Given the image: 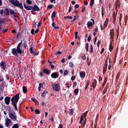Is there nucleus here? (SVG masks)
<instances>
[{
    "label": "nucleus",
    "mask_w": 128,
    "mask_h": 128,
    "mask_svg": "<svg viewBox=\"0 0 128 128\" xmlns=\"http://www.w3.org/2000/svg\"><path fill=\"white\" fill-rule=\"evenodd\" d=\"M22 40H21V42L18 44L16 48H13L12 49L11 52L13 56H18V54H22V50L20 49V46H22Z\"/></svg>",
    "instance_id": "1"
},
{
    "label": "nucleus",
    "mask_w": 128,
    "mask_h": 128,
    "mask_svg": "<svg viewBox=\"0 0 128 128\" xmlns=\"http://www.w3.org/2000/svg\"><path fill=\"white\" fill-rule=\"evenodd\" d=\"M20 100V94H17L11 98L12 104L15 110H18V102Z\"/></svg>",
    "instance_id": "2"
},
{
    "label": "nucleus",
    "mask_w": 128,
    "mask_h": 128,
    "mask_svg": "<svg viewBox=\"0 0 128 128\" xmlns=\"http://www.w3.org/2000/svg\"><path fill=\"white\" fill-rule=\"evenodd\" d=\"M12 4H14L15 6H17L20 8L21 10L24 8V6H22V4L20 3V2L18 0H8Z\"/></svg>",
    "instance_id": "3"
},
{
    "label": "nucleus",
    "mask_w": 128,
    "mask_h": 128,
    "mask_svg": "<svg viewBox=\"0 0 128 128\" xmlns=\"http://www.w3.org/2000/svg\"><path fill=\"white\" fill-rule=\"evenodd\" d=\"M15 114L16 112L14 111H13V114L10 112H8L9 118L12 120H13V122H16V118H18L16 114Z\"/></svg>",
    "instance_id": "4"
},
{
    "label": "nucleus",
    "mask_w": 128,
    "mask_h": 128,
    "mask_svg": "<svg viewBox=\"0 0 128 128\" xmlns=\"http://www.w3.org/2000/svg\"><path fill=\"white\" fill-rule=\"evenodd\" d=\"M52 88L55 92H60V84H52Z\"/></svg>",
    "instance_id": "5"
},
{
    "label": "nucleus",
    "mask_w": 128,
    "mask_h": 128,
    "mask_svg": "<svg viewBox=\"0 0 128 128\" xmlns=\"http://www.w3.org/2000/svg\"><path fill=\"white\" fill-rule=\"evenodd\" d=\"M108 18H106L104 22V23L103 27L102 26V25H100L101 30H104V28L108 26Z\"/></svg>",
    "instance_id": "6"
},
{
    "label": "nucleus",
    "mask_w": 128,
    "mask_h": 128,
    "mask_svg": "<svg viewBox=\"0 0 128 128\" xmlns=\"http://www.w3.org/2000/svg\"><path fill=\"white\" fill-rule=\"evenodd\" d=\"M110 38L112 40H114V28H112L110 33Z\"/></svg>",
    "instance_id": "7"
},
{
    "label": "nucleus",
    "mask_w": 128,
    "mask_h": 128,
    "mask_svg": "<svg viewBox=\"0 0 128 128\" xmlns=\"http://www.w3.org/2000/svg\"><path fill=\"white\" fill-rule=\"evenodd\" d=\"M4 102L5 104H7V106H8L10 102V97L6 96L4 98Z\"/></svg>",
    "instance_id": "8"
},
{
    "label": "nucleus",
    "mask_w": 128,
    "mask_h": 128,
    "mask_svg": "<svg viewBox=\"0 0 128 128\" xmlns=\"http://www.w3.org/2000/svg\"><path fill=\"white\" fill-rule=\"evenodd\" d=\"M122 4V2H120V0H117L115 3L114 4L116 6V8H118H118H120V4Z\"/></svg>",
    "instance_id": "9"
},
{
    "label": "nucleus",
    "mask_w": 128,
    "mask_h": 128,
    "mask_svg": "<svg viewBox=\"0 0 128 128\" xmlns=\"http://www.w3.org/2000/svg\"><path fill=\"white\" fill-rule=\"evenodd\" d=\"M58 73L57 72H54L51 74V78H58Z\"/></svg>",
    "instance_id": "10"
},
{
    "label": "nucleus",
    "mask_w": 128,
    "mask_h": 128,
    "mask_svg": "<svg viewBox=\"0 0 128 128\" xmlns=\"http://www.w3.org/2000/svg\"><path fill=\"white\" fill-rule=\"evenodd\" d=\"M42 72L44 74H47V76H50V70L48 69H46V68H43Z\"/></svg>",
    "instance_id": "11"
},
{
    "label": "nucleus",
    "mask_w": 128,
    "mask_h": 128,
    "mask_svg": "<svg viewBox=\"0 0 128 128\" xmlns=\"http://www.w3.org/2000/svg\"><path fill=\"white\" fill-rule=\"evenodd\" d=\"M24 8L26 10H32V6H30V5H28V6H26V3H24Z\"/></svg>",
    "instance_id": "12"
},
{
    "label": "nucleus",
    "mask_w": 128,
    "mask_h": 128,
    "mask_svg": "<svg viewBox=\"0 0 128 128\" xmlns=\"http://www.w3.org/2000/svg\"><path fill=\"white\" fill-rule=\"evenodd\" d=\"M0 66L4 70L6 68V66L4 64V62L2 61L0 63Z\"/></svg>",
    "instance_id": "13"
},
{
    "label": "nucleus",
    "mask_w": 128,
    "mask_h": 128,
    "mask_svg": "<svg viewBox=\"0 0 128 128\" xmlns=\"http://www.w3.org/2000/svg\"><path fill=\"white\" fill-rule=\"evenodd\" d=\"M32 10L40 12V8L36 5H34V6H32Z\"/></svg>",
    "instance_id": "14"
},
{
    "label": "nucleus",
    "mask_w": 128,
    "mask_h": 128,
    "mask_svg": "<svg viewBox=\"0 0 128 128\" xmlns=\"http://www.w3.org/2000/svg\"><path fill=\"white\" fill-rule=\"evenodd\" d=\"M32 47H30V54H33L34 56H38V54H40V52H38L36 53H35L34 51H32Z\"/></svg>",
    "instance_id": "15"
},
{
    "label": "nucleus",
    "mask_w": 128,
    "mask_h": 128,
    "mask_svg": "<svg viewBox=\"0 0 128 128\" xmlns=\"http://www.w3.org/2000/svg\"><path fill=\"white\" fill-rule=\"evenodd\" d=\"M4 18H2L0 20V32H2V24H4Z\"/></svg>",
    "instance_id": "16"
},
{
    "label": "nucleus",
    "mask_w": 128,
    "mask_h": 128,
    "mask_svg": "<svg viewBox=\"0 0 128 128\" xmlns=\"http://www.w3.org/2000/svg\"><path fill=\"white\" fill-rule=\"evenodd\" d=\"M10 122H12V120L8 118L6 120V126L8 128V126H10Z\"/></svg>",
    "instance_id": "17"
},
{
    "label": "nucleus",
    "mask_w": 128,
    "mask_h": 128,
    "mask_svg": "<svg viewBox=\"0 0 128 128\" xmlns=\"http://www.w3.org/2000/svg\"><path fill=\"white\" fill-rule=\"evenodd\" d=\"M80 76L81 78H84V77L86 76V72H80Z\"/></svg>",
    "instance_id": "18"
},
{
    "label": "nucleus",
    "mask_w": 128,
    "mask_h": 128,
    "mask_svg": "<svg viewBox=\"0 0 128 128\" xmlns=\"http://www.w3.org/2000/svg\"><path fill=\"white\" fill-rule=\"evenodd\" d=\"M88 28H92V22L89 21L87 22Z\"/></svg>",
    "instance_id": "19"
},
{
    "label": "nucleus",
    "mask_w": 128,
    "mask_h": 128,
    "mask_svg": "<svg viewBox=\"0 0 128 128\" xmlns=\"http://www.w3.org/2000/svg\"><path fill=\"white\" fill-rule=\"evenodd\" d=\"M4 12L6 16H10V10L8 8H6L4 10Z\"/></svg>",
    "instance_id": "20"
},
{
    "label": "nucleus",
    "mask_w": 128,
    "mask_h": 128,
    "mask_svg": "<svg viewBox=\"0 0 128 128\" xmlns=\"http://www.w3.org/2000/svg\"><path fill=\"white\" fill-rule=\"evenodd\" d=\"M86 119H85L83 122V123H82L81 124V128H84V126H86Z\"/></svg>",
    "instance_id": "21"
},
{
    "label": "nucleus",
    "mask_w": 128,
    "mask_h": 128,
    "mask_svg": "<svg viewBox=\"0 0 128 128\" xmlns=\"http://www.w3.org/2000/svg\"><path fill=\"white\" fill-rule=\"evenodd\" d=\"M114 50V46H112V43L111 42L109 46V50L110 52H112Z\"/></svg>",
    "instance_id": "22"
},
{
    "label": "nucleus",
    "mask_w": 128,
    "mask_h": 128,
    "mask_svg": "<svg viewBox=\"0 0 128 128\" xmlns=\"http://www.w3.org/2000/svg\"><path fill=\"white\" fill-rule=\"evenodd\" d=\"M56 12H53L51 16L52 19V18H56Z\"/></svg>",
    "instance_id": "23"
},
{
    "label": "nucleus",
    "mask_w": 128,
    "mask_h": 128,
    "mask_svg": "<svg viewBox=\"0 0 128 128\" xmlns=\"http://www.w3.org/2000/svg\"><path fill=\"white\" fill-rule=\"evenodd\" d=\"M22 90L24 94H26V92H28V88L24 86L22 87Z\"/></svg>",
    "instance_id": "24"
},
{
    "label": "nucleus",
    "mask_w": 128,
    "mask_h": 128,
    "mask_svg": "<svg viewBox=\"0 0 128 128\" xmlns=\"http://www.w3.org/2000/svg\"><path fill=\"white\" fill-rule=\"evenodd\" d=\"M46 94H48V91H44L41 94V96H46Z\"/></svg>",
    "instance_id": "25"
},
{
    "label": "nucleus",
    "mask_w": 128,
    "mask_h": 128,
    "mask_svg": "<svg viewBox=\"0 0 128 128\" xmlns=\"http://www.w3.org/2000/svg\"><path fill=\"white\" fill-rule=\"evenodd\" d=\"M88 112L86 111V112L82 116H83V118H86V116H88Z\"/></svg>",
    "instance_id": "26"
},
{
    "label": "nucleus",
    "mask_w": 128,
    "mask_h": 128,
    "mask_svg": "<svg viewBox=\"0 0 128 128\" xmlns=\"http://www.w3.org/2000/svg\"><path fill=\"white\" fill-rule=\"evenodd\" d=\"M69 66L72 68H74V62H69Z\"/></svg>",
    "instance_id": "27"
},
{
    "label": "nucleus",
    "mask_w": 128,
    "mask_h": 128,
    "mask_svg": "<svg viewBox=\"0 0 128 128\" xmlns=\"http://www.w3.org/2000/svg\"><path fill=\"white\" fill-rule=\"evenodd\" d=\"M104 68H105V70H106V68H108V61H105V64H104Z\"/></svg>",
    "instance_id": "28"
},
{
    "label": "nucleus",
    "mask_w": 128,
    "mask_h": 128,
    "mask_svg": "<svg viewBox=\"0 0 128 128\" xmlns=\"http://www.w3.org/2000/svg\"><path fill=\"white\" fill-rule=\"evenodd\" d=\"M94 0H90V6L92 8V6H94Z\"/></svg>",
    "instance_id": "29"
},
{
    "label": "nucleus",
    "mask_w": 128,
    "mask_h": 128,
    "mask_svg": "<svg viewBox=\"0 0 128 128\" xmlns=\"http://www.w3.org/2000/svg\"><path fill=\"white\" fill-rule=\"evenodd\" d=\"M23 45L24 46V48H26V46H28V42L25 40L23 43Z\"/></svg>",
    "instance_id": "30"
},
{
    "label": "nucleus",
    "mask_w": 128,
    "mask_h": 128,
    "mask_svg": "<svg viewBox=\"0 0 128 128\" xmlns=\"http://www.w3.org/2000/svg\"><path fill=\"white\" fill-rule=\"evenodd\" d=\"M74 94H76V96L78 94V88H76L74 90Z\"/></svg>",
    "instance_id": "31"
},
{
    "label": "nucleus",
    "mask_w": 128,
    "mask_h": 128,
    "mask_svg": "<svg viewBox=\"0 0 128 128\" xmlns=\"http://www.w3.org/2000/svg\"><path fill=\"white\" fill-rule=\"evenodd\" d=\"M10 14H12V16H14V14H16V13L14 12V10L10 9Z\"/></svg>",
    "instance_id": "32"
},
{
    "label": "nucleus",
    "mask_w": 128,
    "mask_h": 128,
    "mask_svg": "<svg viewBox=\"0 0 128 128\" xmlns=\"http://www.w3.org/2000/svg\"><path fill=\"white\" fill-rule=\"evenodd\" d=\"M85 48L86 50V52H88V43H86V44Z\"/></svg>",
    "instance_id": "33"
},
{
    "label": "nucleus",
    "mask_w": 128,
    "mask_h": 128,
    "mask_svg": "<svg viewBox=\"0 0 128 128\" xmlns=\"http://www.w3.org/2000/svg\"><path fill=\"white\" fill-rule=\"evenodd\" d=\"M64 20H66V18H69L70 20H72V17L70 16H64Z\"/></svg>",
    "instance_id": "34"
},
{
    "label": "nucleus",
    "mask_w": 128,
    "mask_h": 128,
    "mask_svg": "<svg viewBox=\"0 0 128 128\" xmlns=\"http://www.w3.org/2000/svg\"><path fill=\"white\" fill-rule=\"evenodd\" d=\"M35 112L36 114H40V112L38 109H36Z\"/></svg>",
    "instance_id": "35"
},
{
    "label": "nucleus",
    "mask_w": 128,
    "mask_h": 128,
    "mask_svg": "<svg viewBox=\"0 0 128 128\" xmlns=\"http://www.w3.org/2000/svg\"><path fill=\"white\" fill-rule=\"evenodd\" d=\"M122 14H120V17H119V22H122Z\"/></svg>",
    "instance_id": "36"
},
{
    "label": "nucleus",
    "mask_w": 128,
    "mask_h": 128,
    "mask_svg": "<svg viewBox=\"0 0 128 128\" xmlns=\"http://www.w3.org/2000/svg\"><path fill=\"white\" fill-rule=\"evenodd\" d=\"M38 75L39 76H40V78H42V76H44V74L42 72H39Z\"/></svg>",
    "instance_id": "37"
},
{
    "label": "nucleus",
    "mask_w": 128,
    "mask_h": 128,
    "mask_svg": "<svg viewBox=\"0 0 128 128\" xmlns=\"http://www.w3.org/2000/svg\"><path fill=\"white\" fill-rule=\"evenodd\" d=\"M68 70H65L64 73V76H68Z\"/></svg>",
    "instance_id": "38"
},
{
    "label": "nucleus",
    "mask_w": 128,
    "mask_h": 128,
    "mask_svg": "<svg viewBox=\"0 0 128 128\" xmlns=\"http://www.w3.org/2000/svg\"><path fill=\"white\" fill-rule=\"evenodd\" d=\"M108 88L107 87H105L104 89V90L102 92V94H106V89Z\"/></svg>",
    "instance_id": "39"
},
{
    "label": "nucleus",
    "mask_w": 128,
    "mask_h": 128,
    "mask_svg": "<svg viewBox=\"0 0 128 128\" xmlns=\"http://www.w3.org/2000/svg\"><path fill=\"white\" fill-rule=\"evenodd\" d=\"M84 118H84V116H80V121L81 122H84Z\"/></svg>",
    "instance_id": "40"
},
{
    "label": "nucleus",
    "mask_w": 128,
    "mask_h": 128,
    "mask_svg": "<svg viewBox=\"0 0 128 128\" xmlns=\"http://www.w3.org/2000/svg\"><path fill=\"white\" fill-rule=\"evenodd\" d=\"M70 116H72L74 114V110H72V109L70 110Z\"/></svg>",
    "instance_id": "41"
},
{
    "label": "nucleus",
    "mask_w": 128,
    "mask_h": 128,
    "mask_svg": "<svg viewBox=\"0 0 128 128\" xmlns=\"http://www.w3.org/2000/svg\"><path fill=\"white\" fill-rule=\"evenodd\" d=\"M12 128H18V124H14Z\"/></svg>",
    "instance_id": "42"
},
{
    "label": "nucleus",
    "mask_w": 128,
    "mask_h": 128,
    "mask_svg": "<svg viewBox=\"0 0 128 128\" xmlns=\"http://www.w3.org/2000/svg\"><path fill=\"white\" fill-rule=\"evenodd\" d=\"M26 2L28 4H32V1L30 0H26Z\"/></svg>",
    "instance_id": "43"
},
{
    "label": "nucleus",
    "mask_w": 128,
    "mask_h": 128,
    "mask_svg": "<svg viewBox=\"0 0 128 128\" xmlns=\"http://www.w3.org/2000/svg\"><path fill=\"white\" fill-rule=\"evenodd\" d=\"M90 86V80H87L86 83V86L88 87Z\"/></svg>",
    "instance_id": "44"
},
{
    "label": "nucleus",
    "mask_w": 128,
    "mask_h": 128,
    "mask_svg": "<svg viewBox=\"0 0 128 128\" xmlns=\"http://www.w3.org/2000/svg\"><path fill=\"white\" fill-rule=\"evenodd\" d=\"M4 10L2 9H0V14H1V16H4Z\"/></svg>",
    "instance_id": "45"
},
{
    "label": "nucleus",
    "mask_w": 128,
    "mask_h": 128,
    "mask_svg": "<svg viewBox=\"0 0 128 128\" xmlns=\"http://www.w3.org/2000/svg\"><path fill=\"white\" fill-rule=\"evenodd\" d=\"M30 32H31V34H32V36H34V32H35L34 29L31 30Z\"/></svg>",
    "instance_id": "46"
},
{
    "label": "nucleus",
    "mask_w": 128,
    "mask_h": 128,
    "mask_svg": "<svg viewBox=\"0 0 128 128\" xmlns=\"http://www.w3.org/2000/svg\"><path fill=\"white\" fill-rule=\"evenodd\" d=\"M84 10H86V7L83 6L82 9V12H84Z\"/></svg>",
    "instance_id": "47"
},
{
    "label": "nucleus",
    "mask_w": 128,
    "mask_h": 128,
    "mask_svg": "<svg viewBox=\"0 0 128 128\" xmlns=\"http://www.w3.org/2000/svg\"><path fill=\"white\" fill-rule=\"evenodd\" d=\"M44 82L43 83H40L39 86H40V88H42V86H44Z\"/></svg>",
    "instance_id": "48"
},
{
    "label": "nucleus",
    "mask_w": 128,
    "mask_h": 128,
    "mask_svg": "<svg viewBox=\"0 0 128 128\" xmlns=\"http://www.w3.org/2000/svg\"><path fill=\"white\" fill-rule=\"evenodd\" d=\"M53 6H52V4L48 5V8H49L50 10L51 8H52Z\"/></svg>",
    "instance_id": "49"
},
{
    "label": "nucleus",
    "mask_w": 128,
    "mask_h": 128,
    "mask_svg": "<svg viewBox=\"0 0 128 128\" xmlns=\"http://www.w3.org/2000/svg\"><path fill=\"white\" fill-rule=\"evenodd\" d=\"M102 80V76H98V82H100V81Z\"/></svg>",
    "instance_id": "50"
},
{
    "label": "nucleus",
    "mask_w": 128,
    "mask_h": 128,
    "mask_svg": "<svg viewBox=\"0 0 128 128\" xmlns=\"http://www.w3.org/2000/svg\"><path fill=\"white\" fill-rule=\"evenodd\" d=\"M40 26H42V22H38V28H40Z\"/></svg>",
    "instance_id": "51"
},
{
    "label": "nucleus",
    "mask_w": 128,
    "mask_h": 128,
    "mask_svg": "<svg viewBox=\"0 0 128 128\" xmlns=\"http://www.w3.org/2000/svg\"><path fill=\"white\" fill-rule=\"evenodd\" d=\"M94 32L93 34L94 36H96V28H95L94 29Z\"/></svg>",
    "instance_id": "52"
},
{
    "label": "nucleus",
    "mask_w": 128,
    "mask_h": 128,
    "mask_svg": "<svg viewBox=\"0 0 128 128\" xmlns=\"http://www.w3.org/2000/svg\"><path fill=\"white\" fill-rule=\"evenodd\" d=\"M55 54H62V52L60 51H58V52H56L55 53Z\"/></svg>",
    "instance_id": "53"
},
{
    "label": "nucleus",
    "mask_w": 128,
    "mask_h": 128,
    "mask_svg": "<svg viewBox=\"0 0 128 128\" xmlns=\"http://www.w3.org/2000/svg\"><path fill=\"white\" fill-rule=\"evenodd\" d=\"M90 40H92V36H89L88 38V41L90 42Z\"/></svg>",
    "instance_id": "54"
},
{
    "label": "nucleus",
    "mask_w": 128,
    "mask_h": 128,
    "mask_svg": "<svg viewBox=\"0 0 128 128\" xmlns=\"http://www.w3.org/2000/svg\"><path fill=\"white\" fill-rule=\"evenodd\" d=\"M96 36H95L94 39V44L96 45Z\"/></svg>",
    "instance_id": "55"
},
{
    "label": "nucleus",
    "mask_w": 128,
    "mask_h": 128,
    "mask_svg": "<svg viewBox=\"0 0 128 128\" xmlns=\"http://www.w3.org/2000/svg\"><path fill=\"white\" fill-rule=\"evenodd\" d=\"M90 54H92V52L93 50H94V49H93V48H92V45H91L90 46Z\"/></svg>",
    "instance_id": "56"
},
{
    "label": "nucleus",
    "mask_w": 128,
    "mask_h": 128,
    "mask_svg": "<svg viewBox=\"0 0 128 128\" xmlns=\"http://www.w3.org/2000/svg\"><path fill=\"white\" fill-rule=\"evenodd\" d=\"M75 78H76V76H74L71 77V80H74Z\"/></svg>",
    "instance_id": "57"
},
{
    "label": "nucleus",
    "mask_w": 128,
    "mask_h": 128,
    "mask_svg": "<svg viewBox=\"0 0 128 128\" xmlns=\"http://www.w3.org/2000/svg\"><path fill=\"white\" fill-rule=\"evenodd\" d=\"M74 8H80V6L78 4H76L74 6Z\"/></svg>",
    "instance_id": "58"
},
{
    "label": "nucleus",
    "mask_w": 128,
    "mask_h": 128,
    "mask_svg": "<svg viewBox=\"0 0 128 128\" xmlns=\"http://www.w3.org/2000/svg\"><path fill=\"white\" fill-rule=\"evenodd\" d=\"M84 6H88V1H86V0H85L84 1Z\"/></svg>",
    "instance_id": "59"
},
{
    "label": "nucleus",
    "mask_w": 128,
    "mask_h": 128,
    "mask_svg": "<svg viewBox=\"0 0 128 128\" xmlns=\"http://www.w3.org/2000/svg\"><path fill=\"white\" fill-rule=\"evenodd\" d=\"M76 82H74L73 83V88H76Z\"/></svg>",
    "instance_id": "60"
},
{
    "label": "nucleus",
    "mask_w": 128,
    "mask_h": 128,
    "mask_svg": "<svg viewBox=\"0 0 128 128\" xmlns=\"http://www.w3.org/2000/svg\"><path fill=\"white\" fill-rule=\"evenodd\" d=\"M31 100H32V102H36L37 100L36 98H32L31 99Z\"/></svg>",
    "instance_id": "61"
},
{
    "label": "nucleus",
    "mask_w": 128,
    "mask_h": 128,
    "mask_svg": "<svg viewBox=\"0 0 128 128\" xmlns=\"http://www.w3.org/2000/svg\"><path fill=\"white\" fill-rule=\"evenodd\" d=\"M64 128V126L62 125V124H60L58 126V128Z\"/></svg>",
    "instance_id": "62"
},
{
    "label": "nucleus",
    "mask_w": 128,
    "mask_h": 128,
    "mask_svg": "<svg viewBox=\"0 0 128 128\" xmlns=\"http://www.w3.org/2000/svg\"><path fill=\"white\" fill-rule=\"evenodd\" d=\"M38 30H40V28H38L36 30L34 33H35V34H38Z\"/></svg>",
    "instance_id": "63"
},
{
    "label": "nucleus",
    "mask_w": 128,
    "mask_h": 128,
    "mask_svg": "<svg viewBox=\"0 0 128 128\" xmlns=\"http://www.w3.org/2000/svg\"><path fill=\"white\" fill-rule=\"evenodd\" d=\"M31 13L32 14H36V12H34V10H32L31 11Z\"/></svg>",
    "instance_id": "64"
}]
</instances>
